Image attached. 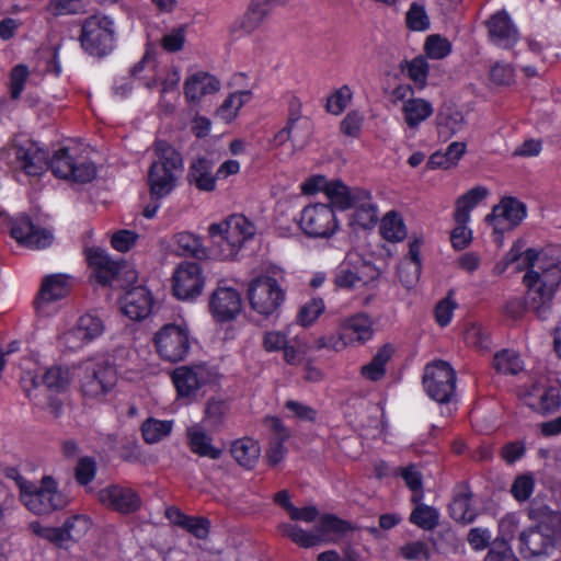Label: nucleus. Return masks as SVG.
<instances>
[{
  "mask_svg": "<svg viewBox=\"0 0 561 561\" xmlns=\"http://www.w3.org/2000/svg\"><path fill=\"white\" fill-rule=\"evenodd\" d=\"M514 262H519V268H527L523 277L527 288L526 302L538 318L545 320L561 283V267L535 249L523 252L522 245L514 244L505 256L504 266L500 268L497 265L496 268L503 272Z\"/></svg>",
  "mask_w": 561,
  "mask_h": 561,
  "instance_id": "nucleus-1",
  "label": "nucleus"
},
{
  "mask_svg": "<svg viewBox=\"0 0 561 561\" xmlns=\"http://www.w3.org/2000/svg\"><path fill=\"white\" fill-rule=\"evenodd\" d=\"M286 272L272 265L253 278L248 287L251 308L263 317L275 314L286 300Z\"/></svg>",
  "mask_w": 561,
  "mask_h": 561,
  "instance_id": "nucleus-2",
  "label": "nucleus"
},
{
  "mask_svg": "<svg viewBox=\"0 0 561 561\" xmlns=\"http://www.w3.org/2000/svg\"><path fill=\"white\" fill-rule=\"evenodd\" d=\"M183 173V159L179 151L164 140L154 142V158L148 171V185L153 199L168 196Z\"/></svg>",
  "mask_w": 561,
  "mask_h": 561,
  "instance_id": "nucleus-3",
  "label": "nucleus"
},
{
  "mask_svg": "<svg viewBox=\"0 0 561 561\" xmlns=\"http://www.w3.org/2000/svg\"><path fill=\"white\" fill-rule=\"evenodd\" d=\"M255 233V226L243 215H231L208 227L215 255L220 260H233L244 243Z\"/></svg>",
  "mask_w": 561,
  "mask_h": 561,
  "instance_id": "nucleus-4",
  "label": "nucleus"
},
{
  "mask_svg": "<svg viewBox=\"0 0 561 561\" xmlns=\"http://www.w3.org/2000/svg\"><path fill=\"white\" fill-rule=\"evenodd\" d=\"M16 483L20 501L33 514L46 515L62 510L70 503L69 497L58 490L57 482L49 476L43 477L41 486L21 477L16 479Z\"/></svg>",
  "mask_w": 561,
  "mask_h": 561,
  "instance_id": "nucleus-5",
  "label": "nucleus"
},
{
  "mask_svg": "<svg viewBox=\"0 0 561 561\" xmlns=\"http://www.w3.org/2000/svg\"><path fill=\"white\" fill-rule=\"evenodd\" d=\"M79 370L80 392L87 402H103L117 382L115 368L102 360H87Z\"/></svg>",
  "mask_w": 561,
  "mask_h": 561,
  "instance_id": "nucleus-6",
  "label": "nucleus"
},
{
  "mask_svg": "<svg viewBox=\"0 0 561 561\" xmlns=\"http://www.w3.org/2000/svg\"><path fill=\"white\" fill-rule=\"evenodd\" d=\"M195 341L186 323H167L153 335L152 343L158 356L168 363H179L187 358Z\"/></svg>",
  "mask_w": 561,
  "mask_h": 561,
  "instance_id": "nucleus-7",
  "label": "nucleus"
},
{
  "mask_svg": "<svg viewBox=\"0 0 561 561\" xmlns=\"http://www.w3.org/2000/svg\"><path fill=\"white\" fill-rule=\"evenodd\" d=\"M75 377V368L69 366L55 365L46 369L43 375L27 370L21 376V388L34 405H39L36 390L44 385L51 392H65L71 385Z\"/></svg>",
  "mask_w": 561,
  "mask_h": 561,
  "instance_id": "nucleus-8",
  "label": "nucleus"
},
{
  "mask_svg": "<svg viewBox=\"0 0 561 561\" xmlns=\"http://www.w3.org/2000/svg\"><path fill=\"white\" fill-rule=\"evenodd\" d=\"M393 104L401 105L403 123L412 136L434 113L433 104L423 98H415L410 84H398L390 95Z\"/></svg>",
  "mask_w": 561,
  "mask_h": 561,
  "instance_id": "nucleus-9",
  "label": "nucleus"
},
{
  "mask_svg": "<svg viewBox=\"0 0 561 561\" xmlns=\"http://www.w3.org/2000/svg\"><path fill=\"white\" fill-rule=\"evenodd\" d=\"M81 45L91 55L112 51L115 41L114 21L106 15H92L82 25Z\"/></svg>",
  "mask_w": 561,
  "mask_h": 561,
  "instance_id": "nucleus-10",
  "label": "nucleus"
},
{
  "mask_svg": "<svg viewBox=\"0 0 561 561\" xmlns=\"http://www.w3.org/2000/svg\"><path fill=\"white\" fill-rule=\"evenodd\" d=\"M298 225L307 237L314 239L331 238L339 230V220L333 208L322 203L304 207Z\"/></svg>",
  "mask_w": 561,
  "mask_h": 561,
  "instance_id": "nucleus-11",
  "label": "nucleus"
},
{
  "mask_svg": "<svg viewBox=\"0 0 561 561\" xmlns=\"http://www.w3.org/2000/svg\"><path fill=\"white\" fill-rule=\"evenodd\" d=\"M49 167L57 178L77 183H88L96 175L95 165L85 158L79 157L77 150L71 148L57 150L49 162Z\"/></svg>",
  "mask_w": 561,
  "mask_h": 561,
  "instance_id": "nucleus-12",
  "label": "nucleus"
},
{
  "mask_svg": "<svg viewBox=\"0 0 561 561\" xmlns=\"http://www.w3.org/2000/svg\"><path fill=\"white\" fill-rule=\"evenodd\" d=\"M377 277L371 264L356 253H348L334 272L333 283L337 288L360 289L368 286Z\"/></svg>",
  "mask_w": 561,
  "mask_h": 561,
  "instance_id": "nucleus-13",
  "label": "nucleus"
},
{
  "mask_svg": "<svg viewBox=\"0 0 561 561\" xmlns=\"http://www.w3.org/2000/svg\"><path fill=\"white\" fill-rule=\"evenodd\" d=\"M423 386L433 400L439 403L448 402L455 393L456 373L447 362H434L424 369Z\"/></svg>",
  "mask_w": 561,
  "mask_h": 561,
  "instance_id": "nucleus-14",
  "label": "nucleus"
},
{
  "mask_svg": "<svg viewBox=\"0 0 561 561\" xmlns=\"http://www.w3.org/2000/svg\"><path fill=\"white\" fill-rule=\"evenodd\" d=\"M205 278L198 263L183 262L172 275V293L179 300L196 299L203 291Z\"/></svg>",
  "mask_w": 561,
  "mask_h": 561,
  "instance_id": "nucleus-15",
  "label": "nucleus"
},
{
  "mask_svg": "<svg viewBox=\"0 0 561 561\" xmlns=\"http://www.w3.org/2000/svg\"><path fill=\"white\" fill-rule=\"evenodd\" d=\"M373 321L363 312L343 319L339 324V336L332 345L333 350L341 351L356 343H365L373 336Z\"/></svg>",
  "mask_w": 561,
  "mask_h": 561,
  "instance_id": "nucleus-16",
  "label": "nucleus"
},
{
  "mask_svg": "<svg viewBox=\"0 0 561 561\" xmlns=\"http://www.w3.org/2000/svg\"><path fill=\"white\" fill-rule=\"evenodd\" d=\"M527 209L524 203L514 197H504L495 205L485 220L497 234L517 227L526 217Z\"/></svg>",
  "mask_w": 561,
  "mask_h": 561,
  "instance_id": "nucleus-17",
  "label": "nucleus"
},
{
  "mask_svg": "<svg viewBox=\"0 0 561 561\" xmlns=\"http://www.w3.org/2000/svg\"><path fill=\"white\" fill-rule=\"evenodd\" d=\"M211 373L206 365H185L175 368L172 382L181 398H194L198 390L210 381Z\"/></svg>",
  "mask_w": 561,
  "mask_h": 561,
  "instance_id": "nucleus-18",
  "label": "nucleus"
},
{
  "mask_svg": "<svg viewBox=\"0 0 561 561\" xmlns=\"http://www.w3.org/2000/svg\"><path fill=\"white\" fill-rule=\"evenodd\" d=\"M208 307L213 318L224 323L238 317L242 309V299L236 288L218 285L209 297Z\"/></svg>",
  "mask_w": 561,
  "mask_h": 561,
  "instance_id": "nucleus-19",
  "label": "nucleus"
},
{
  "mask_svg": "<svg viewBox=\"0 0 561 561\" xmlns=\"http://www.w3.org/2000/svg\"><path fill=\"white\" fill-rule=\"evenodd\" d=\"M11 236L21 245L41 250L49 247L54 241V234L46 228H39L26 216H18L11 221Z\"/></svg>",
  "mask_w": 561,
  "mask_h": 561,
  "instance_id": "nucleus-20",
  "label": "nucleus"
},
{
  "mask_svg": "<svg viewBox=\"0 0 561 561\" xmlns=\"http://www.w3.org/2000/svg\"><path fill=\"white\" fill-rule=\"evenodd\" d=\"M99 501L110 510L122 514L136 512L141 505V499L131 488L113 484L99 491Z\"/></svg>",
  "mask_w": 561,
  "mask_h": 561,
  "instance_id": "nucleus-21",
  "label": "nucleus"
},
{
  "mask_svg": "<svg viewBox=\"0 0 561 561\" xmlns=\"http://www.w3.org/2000/svg\"><path fill=\"white\" fill-rule=\"evenodd\" d=\"M289 0H252L245 13L234 21L233 32L250 34L259 28L277 7Z\"/></svg>",
  "mask_w": 561,
  "mask_h": 561,
  "instance_id": "nucleus-22",
  "label": "nucleus"
},
{
  "mask_svg": "<svg viewBox=\"0 0 561 561\" xmlns=\"http://www.w3.org/2000/svg\"><path fill=\"white\" fill-rule=\"evenodd\" d=\"M491 42L502 48L513 47L519 33L506 11L494 13L486 22Z\"/></svg>",
  "mask_w": 561,
  "mask_h": 561,
  "instance_id": "nucleus-23",
  "label": "nucleus"
},
{
  "mask_svg": "<svg viewBox=\"0 0 561 561\" xmlns=\"http://www.w3.org/2000/svg\"><path fill=\"white\" fill-rule=\"evenodd\" d=\"M523 399L530 409L540 413L553 412L561 405L559 390L541 383H534L527 388Z\"/></svg>",
  "mask_w": 561,
  "mask_h": 561,
  "instance_id": "nucleus-24",
  "label": "nucleus"
},
{
  "mask_svg": "<svg viewBox=\"0 0 561 561\" xmlns=\"http://www.w3.org/2000/svg\"><path fill=\"white\" fill-rule=\"evenodd\" d=\"M87 261L96 280L102 285L111 284L122 270L121 263L114 261L107 252L101 248L88 249Z\"/></svg>",
  "mask_w": 561,
  "mask_h": 561,
  "instance_id": "nucleus-25",
  "label": "nucleus"
},
{
  "mask_svg": "<svg viewBox=\"0 0 561 561\" xmlns=\"http://www.w3.org/2000/svg\"><path fill=\"white\" fill-rule=\"evenodd\" d=\"M121 304L122 311L126 317L140 321L150 314L153 299L146 287L137 286L124 295Z\"/></svg>",
  "mask_w": 561,
  "mask_h": 561,
  "instance_id": "nucleus-26",
  "label": "nucleus"
},
{
  "mask_svg": "<svg viewBox=\"0 0 561 561\" xmlns=\"http://www.w3.org/2000/svg\"><path fill=\"white\" fill-rule=\"evenodd\" d=\"M355 197L352 202L354 209L352 224L363 229L374 227L378 221V210L369 191L355 187Z\"/></svg>",
  "mask_w": 561,
  "mask_h": 561,
  "instance_id": "nucleus-27",
  "label": "nucleus"
},
{
  "mask_svg": "<svg viewBox=\"0 0 561 561\" xmlns=\"http://www.w3.org/2000/svg\"><path fill=\"white\" fill-rule=\"evenodd\" d=\"M15 156L19 167L27 175L37 176L47 168V152L35 142L19 146Z\"/></svg>",
  "mask_w": 561,
  "mask_h": 561,
  "instance_id": "nucleus-28",
  "label": "nucleus"
},
{
  "mask_svg": "<svg viewBox=\"0 0 561 561\" xmlns=\"http://www.w3.org/2000/svg\"><path fill=\"white\" fill-rule=\"evenodd\" d=\"M220 89V82L211 75L198 71L188 76L184 82V95L188 103H198L204 96Z\"/></svg>",
  "mask_w": 561,
  "mask_h": 561,
  "instance_id": "nucleus-29",
  "label": "nucleus"
},
{
  "mask_svg": "<svg viewBox=\"0 0 561 561\" xmlns=\"http://www.w3.org/2000/svg\"><path fill=\"white\" fill-rule=\"evenodd\" d=\"M186 436L192 453L213 460L221 457L222 449L213 444V437L199 424L190 426L186 431Z\"/></svg>",
  "mask_w": 561,
  "mask_h": 561,
  "instance_id": "nucleus-30",
  "label": "nucleus"
},
{
  "mask_svg": "<svg viewBox=\"0 0 561 561\" xmlns=\"http://www.w3.org/2000/svg\"><path fill=\"white\" fill-rule=\"evenodd\" d=\"M472 493L468 485H458L449 504L450 516L454 520L462 524H470L477 517V511L471 505Z\"/></svg>",
  "mask_w": 561,
  "mask_h": 561,
  "instance_id": "nucleus-31",
  "label": "nucleus"
},
{
  "mask_svg": "<svg viewBox=\"0 0 561 561\" xmlns=\"http://www.w3.org/2000/svg\"><path fill=\"white\" fill-rule=\"evenodd\" d=\"M70 285L65 275L47 276L42 284L39 296L35 301L39 311H45V305L61 299L68 295Z\"/></svg>",
  "mask_w": 561,
  "mask_h": 561,
  "instance_id": "nucleus-32",
  "label": "nucleus"
},
{
  "mask_svg": "<svg viewBox=\"0 0 561 561\" xmlns=\"http://www.w3.org/2000/svg\"><path fill=\"white\" fill-rule=\"evenodd\" d=\"M217 176L213 174V165L206 158L195 160L190 167L187 180L191 185L203 192L216 188Z\"/></svg>",
  "mask_w": 561,
  "mask_h": 561,
  "instance_id": "nucleus-33",
  "label": "nucleus"
},
{
  "mask_svg": "<svg viewBox=\"0 0 561 561\" xmlns=\"http://www.w3.org/2000/svg\"><path fill=\"white\" fill-rule=\"evenodd\" d=\"M520 552L528 557L548 554L553 547L552 538L545 536L537 528L525 530L519 536Z\"/></svg>",
  "mask_w": 561,
  "mask_h": 561,
  "instance_id": "nucleus-34",
  "label": "nucleus"
},
{
  "mask_svg": "<svg viewBox=\"0 0 561 561\" xmlns=\"http://www.w3.org/2000/svg\"><path fill=\"white\" fill-rule=\"evenodd\" d=\"M489 190L485 186L477 185L456 199L454 219L456 222H469L470 211L486 196Z\"/></svg>",
  "mask_w": 561,
  "mask_h": 561,
  "instance_id": "nucleus-35",
  "label": "nucleus"
},
{
  "mask_svg": "<svg viewBox=\"0 0 561 561\" xmlns=\"http://www.w3.org/2000/svg\"><path fill=\"white\" fill-rule=\"evenodd\" d=\"M230 453L240 466L251 469L261 456V447L253 438L242 437L231 444Z\"/></svg>",
  "mask_w": 561,
  "mask_h": 561,
  "instance_id": "nucleus-36",
  "label": "nucleus"
},
{
  "mask_svg": "<svg viewBox=\"0 0 561 561\" xmlns=\"http://www.w3.org/2000/svg\"><path fill=\"white\" fill-rule=\"evenodd\" d=\"M163 66H158L148 56H145L140 61L130 68L131 77L137 78L147 89L161 88L163 73L159 71Z\"/></svg>",
  "mask_w": 561,
  "mask_h": 561,
  "instance_id": "nucleus-37",
  "label": "nucleus"
},
{
  "mask_svg": "<svg viewBox=\"0 0 561 561\" xmlns=\"http://www.w3.org/2000/svg\"><path fill=\"white\" fill-rule=\"evenodd\" d=\"M347 529L348 525L345 522L331 514L321 516L314 526L319 545L336 541Z\"/></svg>",
  "mask_w": 561,
  "mask_h": 561,
  "instance_id": "nucleus-38",
  "label": "nucleus"
},
{
  "mask_svg": "<svg viewBox=\"0 0 561 561\" xmlns=\"http://www.w3.org/2000/svg\"><path fill=\"white\" fill-rule=\"evenodd\" d=\"M173 250L178 255L193 256L201 259L206 255V251L203 247L202 240L198 236L188 232L181 231L173 236Z\"/></svg>",
  "mask_w": 561,
  "mask_h": 561,
  "instance_id": "nucleus-39",
  "label": "nucleus"
},
{
  "mask_svg": "<svg viewBox=\"0 0 561 561\" xmlns=\"http://www.w3.org/2000/svg\"><path fill=\"white\" fill-rule=\"evenodd\" d=\"M392 347L383 345L374 355L371 360L360 368L362 376L369 381H378L386 374V365L391 358Z\"/></svg>",
  "mask_w": 561,
  "mask_h": 561,
  "instance_id": "nucleus-40",
  "label": "nucleus"
},
{
  "mask_svg": "<svg viewBox=\"0 0 561 561\" xmlns=\"http://www.w3.org/2000/svg\"><path fill=\"white\" fill-rule=\"evenodd\" d=\"M252 98L250 91H237L229 94L216 112L218 118L226 123L232 122L241 107Z\"/></svg>",
  "mask_w": 561,
  "mask_h": 561,
  "instance_id": "nucleus-41",
  "label": "nucleus"
},
{
  "mask_svg": "<svg viewBox=\"0 0 561 561\" xmlns=\"http://www.w3.org/2000/svg\"><path fill=\"white\" fill-rule=\"evenodd\" d=\"M278 531L282 536L289 538L294 543L302 548H312L319 546V537L316 531H308L296 524L283 523L278 525Z\"/></svg>",
  "mask_w": 561,
  "mask_h": 561,
  "instance_id": "nucleus-42",
  "label": "nucleus"
},
{
  "mask_svg": "<svg viewBox=\"0 0 561 561\" xmlns=\"http://www.w3.org/2000/svg\"><path fill=\"white\" fill-rule=\"evenodd\" d=\"M91 526L92 522L88 515L77 514L68 517L61 526L67 547L70 542L80 540L89 531Z\"/></svg>",
  "mask_w": 561,
  "mask_h": 561,
  "instance_id": "nucleus-43",
  "label": "nucleus"
},
{
  "mask_svg": "<svg viewBox=\"0 0 561 561\" xmlns=\"http://www.w3.org/2000/svg\"><path fill=\"white\" fill-rule=\"evenodd\" d=\"M380 232L388 241H402L407 237V228L402 217L396 211L387 213L381 219Z\"/></svg>",
  "mask_w": 561,
  "mask_h": 561,
  "instance_id": "nucleus-44",
  "label": "nucleus"
},
{
  "mask_svg": "<svg viewBox=\"0 0 561 561\" xmlns=\"http://www.w3.org/2000/svg\"><path fill=\"white\" fill-rule=\"evenodd\" d=\"M493 367L503 375H516L524 369V362L517 352L502 350L495 353Z\"/></svg>",
  "mask_w": 561,
  "mask_h": 561,
  "instance_id": "nucleus-45",
  "label": "nucleus"
},
{
  "mask_svg": "<svg viewBox=\"0 0 561 561\" xmlns=\"http://www.w3.org/2000/svg\"><path fill=\"white\" fill-rule=\"evenodd\" d=\"M325 195L336 208L346 210L352 207L356 194L355 187L350 188L341 181H331Z\"/></svg>",
  "mask_w": 561,
  "mask_h": 561,
  "instance_id": "nucleus-46",
  "label": "nucleus"
},
{
  "mask_svg": "<svg viewBox=\"0 0 561 561\" xmlns=\"http://www.w3.org/2000/svg\"><path fill=\"white\" fill-rule=\"evenodd\" d=\"M402 72L414 83L415 88L422 90L427 83L428 62L425 57L417 56L412 60L405 61L401 67Z\"/></svg>",
  "mask_w": 561,
  "mask_h": 561,
  "instance_id": "nucleus-47",
  "label": "nucleus"
},
{
  "mask_svg": "<svg viewBox=\"0 0 561 561\" xmlns=\"http://www.w3.org/2000/svg\"><path fill=\"white\" fill-rule=\"evenodd\" d=\"M173 428V421H161L153 417L146 420L141 425L144 439L148 444H156L169 436Z\"/></svg>",
  "mask_w": 561,
  "mask_h": 561,
  "instance_id": "nucleus-48",
  "label": "nucleus"
},
{
  "mask_svg": "<svg viewBox=\"0 0 561 561\" xmlns=\"http://www.w3.org/2000/svg\"><path fill=\"white\" fill-rule=\"evenodd\" d=\"M286 125L290 131V141L293 146L299 149L304 148L308 144L313 131V125L310 118H288Z\"/></svg>",
  "mask_w": 561,
  "mask_h": 561,
  "instance_id": "nucleus-49",
  "label": "nucleus"
},
{
  "mask_svg": "<svg viewBox=\"0 0 561 561\" xmlns=\"http://www.w3.org/2000/svg\"><path fill=\"white\" fill-rule=\"evenodd\" d=\"M396 474L400 476L405 485L412 491V502L419 503L423 499V479L419 468L415 465L400 467Z\"/></svg>",
  "mask_w": 561,
  "mask_h": 561,
  "instance_id": "nucleus-50",
  "label": "nucleus"
},
{
  "mask_svg": "<svg viewBox=\"0 0 561 561\" xmlns=\"http://www.w3.org/2000/svg\"><path fill=\"white\" fill-rule=\"evenodd\" d=\"M227 412L228 405L226 401L210 399L205 407L203 422L209 428L218 430L224 424Z\"/></svg>",
  "mask_w": 561,
  "mask_h": 561,
  "instance_id": "nucleus-51",
  "label": "nucleus"
},
{
  "mask_svg": "<svg viewBox=\"0 0 561 561\" xmlns=\"http://www.w3.org/2000/svg\"><path fill=\"white\" fill-rule=\"evenodd\" d=\"M324 300L320 297L312 298L299 308L296 317L297 323L302 327H310L324 312Z\"/></svg>",
  "mask_w": 561,
  "mask_h": 561,
  "instance_id": "nucleus-52",
  "label": "nucleus"
},
{
  "mask_svg": "<svg viewBox=\"0 0 561 561\" xmlns=\"http://www.w3.org/2000/svg\"><path fill=\"white\" fill-rule=\"evenodd\" d=\"M30 530L37 537L47 540L58 548H68L64 536L62 527L44 526L39 522H32Z\"/></svg>",
  "mask_w": 561,
  "mask_h": 561,
  "instance_id": "nucleus-53",
  "label": "nucleus"
},
{
  "mask_svg": "<svg viewBox=\"0 0 561 561\" xmlns=\"http://www.w3.org/2000/svg\"><path fill=\"white\" fill-rule=\"evenodd\" d=\"M535 490V477L531 472L519 474L511 485V494L517 502H526Z\"/></svg>",
  "mask_w": 561,
  "mask_h": 561,
  "instance_id": "nucleus-54",
  "label": "nucleus"
},
{
  "mask_svg": "<svg viewBox=\"0 0 561 561\" xmlns=\"http://www.w3.org/2000/svg\"><path fill=\"white\" fill-rule=\"evenodd\" d=\"M410 522L422 529L431 530L438 523V513L428 505H417L410 515Z\"/></svg>",
  "mask_w": 561,
  "mask_h": 561,
  "instance_id": "nucleus-55",
  "label": "nucleus"
},
{
  "mask_svg": "<svg viewBox=\"0 0 561 561\" xmlns=\"http://www.w3.org/2000/svg\"><path fill=\"white\" fill-rule=\"evenodd\" d=\"M407 26L416 32L425 31L430 27V19L424 5L413 2L405 15Z\"/></svg>",
  "mask_w": 561,
  "mask_h": 561,
  "instance_id": "nucleus-56",
  "label": "nucleus"
},
{
  "mask_svg": "<svg viewBox=\"0 0 561 561\" xmlns=\"http://www.w3.org/2000/svg\"><path fill=\"white\" fill-rule=\"evenodd\" d=\"M465 126V117L460 112H454L445 117L438 124V135L442 139L448 140L459 133Z\"/></svg>",
  "mask_w": 561,
  "mask_h": 561,
  "instance_id": "nucleus-57",
  "label": "nucleus"
},
{
  "mask_svg": "<svg viewBox=\"0 0 561 561\" xmlns=\"http://www.w3.org/2000/svg\"><path fill=\"white\" fill-rule=\"evenodd\" d=\"M76 324L89 343L99 337L104 331L102 320L90 313L80 317Z\"/></svg>",
  "mask_w": 561,
  "mask_h": 561,
  "instance_id": "nucleus-58",
  "label": "nucleus"
},
{
  "mask_svg": "<svg viewBox=\"0 0 561 561\" xmlns=\"http://www.w3.org/2000/svg\"><path fill=\"white\" fill-rule=\"evenodd\" d=\"M424 48L426 55L432 59H443L451 51L450 43L440 35L428 36Z\"/></svg>",
  "mask_w": 561,
  "mask_h": 561,
  "instance_id": "nucleus-59",
  "label": "nucleus"
},
{
  "mask_svg": "<svg viewBox=\"0 0 561 561\" xmlns=\"http://www.w3.org/2000/svg\"><path fill=\"white\" fill-rule=\"evenodd\" d=\"M352 96L353 93L348 85L341 87L328 99V112L334 115H340L351 102Z\"/></svg>",
  "mask_w": 561,
  "mask_h": 561,
  "instance_id": "nucleus-60",
  "label": "nucleus"
},
{
  "mask_svg": "<svg viewBox=\"0 0 561 561\" xmlns=\"http://www.w3.org/2000/svg\"><path fill=\"white\" fill-rule=\"evenodd\" d=\"M400 553L408 561H426L431 558L430 546L420 540L405 543L401 547Z\"/></svg>",
  "mask_w": 561,
  "mask_h": 561,
  "instance_id": "nucleus-61",
  "label": "nucleus"
},
{
  "mask_svg": "<svg viewBox=\"0 0 561 561\" xmlns=\"http://www.w3.org/2000/svg\"><path fill=\"white\" fill-rule=\"evenodd\" d=\"M458 304L449 294L447 297L438 301L434 310L435 321L439 327H446L451 322L454 311Z\"/></svg>",
  "mask_w": 561,
  "mask_h": 561,
  "instance_id": "nucleus-62",
  "label": "nucleus"
},
{
  "mask_svg": "<svg viewBox=\"0 0 561 561\" xmlns=\"http://www.w3.org/2000/svg\"><path fill=\"white\" fill-rule=\"evenodd\" d=\"M58 343L61 347L69 351H78L87 345L89 342L83 336L80 329L76 325L62 332L58 339Z\"/></svg>",
  "mask_w": 561,
  "mask_h": 561,
  "instance_id": "nucleus-63",
  "label": "nucleus"
},
{
  "mask_svg": "<svg viewBox=\"0 0 561 561\" xmlns=\"http://www.w3.org/2000/svg\"><path fill=\"white\" fill-rule=\"evenodd\" d=\"M421 274V263L400 262L398 266V276L405 288L414 287Z\"/></svg>",
  "mask_w": 561,
  "mask_h": 561,
  "instance_id": "nucleus-64",
  "label": "nucleus"
}]
</instances>
